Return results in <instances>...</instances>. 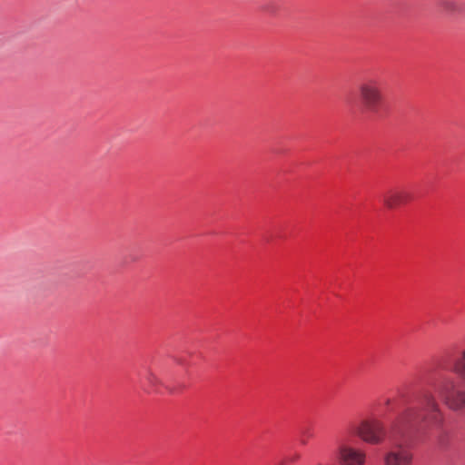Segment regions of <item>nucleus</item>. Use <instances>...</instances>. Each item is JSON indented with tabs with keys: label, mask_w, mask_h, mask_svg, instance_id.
<instances>
[{
	"label": "nucleus",
	"mask_w": 465,
	"mask_h": 465,
	"mask_svg": "<svg viewBox=\"0 0 465 465\" xmlns=\"http://www.w3.org/2000/svg\"><path fill=\"white\" fill-rule=\"evenodd\" d=\"M444 421V411L436 396L430 391H423L417 406L403 407L391 421L389 442L391 450L383 457L384 465H411L412 453L405 448L411 434L420 426L440 427Z\"/></svg>",
	"instance_id": "obj_1"
},
{
	"label": "nucleus",
	"mask_w": 465,
	"mask_h": 465,
	"mask_svg": "<svg viewBox=\"0 0 465 465\" xmlns=\"http://www.w3.org/2000/svg\"><path fill=\"white\" fill-rule=\"evenodd\" d=\"M436 391L444 405L451 411H465V388L452 377H443L436 385Z\"/></svg>",
	"instance_id": "obj_2"
},
{
	"label": "nucleus",
	"mask_w": 465,
	"mask_h": 465,
	"mask_svg": "<svg viewBox=\"0 0 465 465\" xmlns=\"http://www.w3.org/2000/svg\"><path fill=\"white\" fill-rule=\"evenodd\" d=\"M358 91L363 109L369 113L378 112L383 100L381 82L378 78H367L359 84Z\"/></svg>",
	"instance_id": "obj_3"
},
{
	"label": "nucleus",
	"mask_w": 465,
	"mask_h": 465,
	"mask_svg": "<svg viewBox=\"0 0 465 465\" xmlns=\"http://www.w3.org/2000/svg\"><path fill=\"white\" fill-rule=\"evenodd\" d=\"M389 432L384 428L383 423L376 419L361 420L355 428V434L365 443L371 445H380L386 439L389 440Z\"/></svg>",
	"instance_id": "obj_4"
},
{
	"label": "nucleus",
	"mask_w": 465,
	"mask_h": 465,
	"mask_svg": "<svg viewBox=\"0 0 465 465\" xmlns=\"http://www.w3.org/2000/svg\"><path fill=\"white\" fill-rule=\"evenodd\" d=\"M338 459L341 465H365L367 454L363 450L342 444L338 448Z\"/></svg>",
	"instance_id": "obj_5"
},
{
	"label": "nucleus",
	"mask_w": 465,
	"mask_h": 465,
	"mask_svg": "<svg viewBox=\"0 0 465 465\" xmlns=\"http://www.w3.org/2000/svg\"><path fill=\"white\" fill-rule=\"evenodd\" d=\"M410 200L411 194L408 192L398 189L389 190L381 197V201L385 207L391 210L407 203Z\"/></svg>",
	"instance_id": "obj_6"
},
{
	"label": "nucleus",
	"mask_w": 465,
	"mask_h": 465,
	"mask_svg": "<svg viewBox=\"0 0 465 465\" xmlns=\"http://www.w3.org/2000/svg\"><path fill=\"white\" fill-rule=\"evenodd\" d=\"M439 9L448 15H454L462 12V6L458 0H438Z\"/></svg>",
	"instance_id": "obj_7"
},
{
	"label": "nucleus",
	"mask_w": 465,
	"mask_h": 465,
	"mask_svg": "<svg viewBox=\"0 0 465 465\" xmlns=\"http://www.w3.org/2000/svg\"><path fill=\"white\" fill-rule=\"evenodd\" d=\"M453 371L456 374L465 379V348L460 353V357L454 361Z\"/></svg>",
	"instance_id": "obj_8"
},
{
	"label": "nucleus",
	"mask_w": 465,
	"mask_h": 465,
	"mask_svg": "<svg viewBox=\"0 0 465 465\" xmlns=\"http://www.w3.org/2000/svg\"><path fill=\"white\" fill-rule=\"evenodd\" d=\"M147 381L151 383V384H156L158 382V380L157 378L153 375V373L152 372H149L147 377H146Z\"/></svg>",
	"instance_id": "obj_9"
},
{
	"label": "nucleus",
	"mask_w": 465,
	"mask_h": 465,
	"mask_svg": "<svg viewBox=\"0 0 465 465\" xmlns=\"http://www.w3.org/2000/svg\"><path fill=\"white\" fill-rule=\"evenodd\" d=\"M262 11L271 15H273L275 13L274 8L270 5H265L262 7Z\"/></svg>",
	"instance_id": "obj_10"
},
{
	"label": "nucleus",
	"mask_w": 465,
	"mask_h": 465,
	"mask_svg": "<svg viewBox=\"0 0 465 465\" xmlns=\"http://www.w3.org/2000/svg\"><path fill=\"white\" fill-rule=\"evenodd\" d=\"M391 402H392L391 399L388 398V399L385 400V405H387V406H390L391 404Z\"/></svg>",
	"instance_id": "obj_11"
}]
</instances>
